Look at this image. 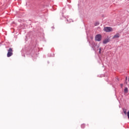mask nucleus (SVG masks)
<instances>
[{"instance_id": "1", "label": "nucleus", "mask_w": 129, "mask_h": 129, "mask_svg": "<svg viewBox=\"0 0 129 129\" xmlns=\"http://www.w3.org/2000/svg\"><path fill=\"white\" fill-rule=\"evenodd\" d=\"M11 56H13V48H10L8 51L7 57H11Z\"/></svg>"}, {"instance_id": "2", "label": "nucleus", "mask_w": 129, "mask_h": 129, "mask_svg": "<svg viewBox=\"0 0 129 129\" xmlns=\"http://www.w3.org/2000/svg\"><path fill=\"white\" fill-rule=\"evenodd\" d=\"M104 31L105 32H106L107 33H108L109 32H112V28H111V27H105V28H104Z\"/></svg>"}, {"instance_id": "3", "label": "nucleus", "mask_w": 129, "mask_h": 129, "mask_svg": "<svg viewBox=\"0 0 129 129\" xmlns=\"http://www.w3.org/2000/svg\"><path fill=\"white\" fill-rule=\"evenodd\" d=\"M96 41H101V35L100 34H98L95 37Z\"/></svg>"}, {"instance_id": "4", "label": "nucleus", "mask_w": 129, "mask_h": 129, "mask_svg": "<svg viewBox=\"0 0 129 129\" xmlns=\"http://www.w3.org/2000/svg\"><path fill=\"white\" fill-rule=\"evenodd\" d=\"M118 38H119V34H116L113 36V39H118Z\"/></svg>"}, {"instance_id": "5", "label": "nucleus", "mask_w": 129, "mask_h": 129, "mask_svg": "<svg viewBox=\"0 0 129 129\" xmlns=\"http://www.w3.org/2000/svg\"><path fill=\"white\" fill-rule=\"evenodd\" d=\"M109 42V39H106L103 41V44H107V43H108Z\"/></svg>"}, {"instance_id": "6", "label": "nucleus", "mask_w": 129, "mask_h": 129, "mask_svg": "<svg viewBox=\"0 0 129 129\" xmlns=\"http://www.w3.org/2000/svg\"><path fill=\"white\" fill-rule=\"evenodd\" d=\"M123 112H124V114L126 115V109L123 108H122Z\"/></svg>"}, {"instance_id": "7", "label": "nucleus", "mask_w": 129, "mask_h": 129, "mask_svg": "<svg viewBox=\"0 0 129 129\" xmlns=\"http://www.w3.org/2000/svg\"><path fill=\"white\" fill-rule=\"evenodd\" d=\"M127 116L128 117V119H129V110H128V112L127 113Z\"/></svg>"}, {"instance_id": "8", "label": "nucleus", "mask_w": 129, "mask_h": 129, "mask_svg": "<svg viewBox=\"0 0 129 129\" xmlns=\"http://www.w3.org/2000/svg\"><path fill=\"white\" fill-rule=\"evenodd\" d=\"M124 92H127V88H125Z\"/></svg>"}, {"instance_id": "9", "label": "nucleus", "mask_w": 129, "mask_h": 129, "mask_svg": "<svg viewBox=\"0 0 129 129\" xmlns=\"http://www.w3.org/2000/svg\"><path fill=\"white\" fill-rule=\"evenodd\" d=\"M98 25V24H97L95 25V26H97Z\"/></svg>"}, {"instance_id": "10", "label": "nucleus", "mask_w": 129, "mask_h": 129, "mask_svg": "<svg viewBox=\"0 0 129 129\" xmlns=\"http://www.w3.org/2000/svg\"><path fill=\"white\" fill-rule=\"evenodd\" d=\"M99 53H100V50H99Z\"/></svg>"}, {"instance_id": "11", "label": "nucleus", "mask_w": 129, "mask_h": 129, "mask_svg": "<svg viewBox=\"0 0 129 129\" xmlns=\"http://www.w3.org/2000/svg\"><path fill=\"white\" fill-rule=\"evenodd\" d=\"M121 86H122V84H121Z\"/></svg>"}]
</instances>
